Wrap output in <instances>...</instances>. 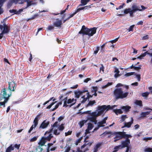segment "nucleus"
Segmentation results:
<instances>
[{
    "instance_id": "obj_1",
    "label": "nucleus",
    "mask_w": 152,
    "mask_h": 152,
    "mask_svg": "<svg viewBox=\"0 0 152 152\" xmlns=\"http://www.w3.org/2000/svg\"><path fill=\"white\" fill-rule=\"evenodd\" d=\"M97 28L93 27L90 28H88L85 27L84 25L82 26L80 31L79 32V34H82L83 36L87 35L88 37H90L93 36L96 33Z\"/></svg>"
},
{
    "instance_id": "obj_2",
    "label": "nucleus",
    "mask_w": 152,
    "mask_h": 152,
    "mask_svg": "<svg viewBox=\"0 0 152 152\" xmlns=\"http://www.w3.org/2000/svg\"><path fill=\"white\" fill-rule=\"evenodd\" d=\"M117 106L116 105H114L112 106L110 105H108L107 106L105 105H103L101 106H98V112H95L92 113L94 115H96L97 116H99L102 114L105 110H108L109 109H112Z\"/></svg>"
},
{
    "instance_id": "obj_3",
    "label": "nucleus",
    "mask_w": 152,
    "mask_h": 152,
    "mask_svg": "<svg viewBox=\"0 0 152 152\" xmlns=\"http://www.w3.org/2000/svg\"><path fill=\"white\" fill-rule=\"evenodd\" d=\"M114 94L116 99H123L126 97L128 94L127 92L124 93L121 88H117L115 89L114 91Z\"/></svg>"
},
{
    "instance_id": "obj_4",
    "label": "nucleus",
    "mask_w": 152,
    "mask_h": 152,
    "mask_svg": "<svg viewBox=\"0 0 152 152\" xmlns=\"http://www.w3.org/2000/svg\"><path fill=\"white\" fill-rule=\"evenodd\" d=\"M125 132H117L115 133V137L114 138V142H116L117 140L121 139L125 137H132V136L130 134H126Z\"/></svg>"
},
{
    "instance_id": "obj_5",
    "label": "nucleus",
    "mask_w": 152,
    "mask_h": 152,
    "mask_svg": "<svg viewBox=\"0 0 152 152\" xmlns=\"http://www.w3.org/2000/svg\"><path fill=\"white\" fill-rule=\"evenodd\" d=\"M137 4H133L132 6V9L130 8L126 9L124 10V12L125 14L129 13L131 17H132L134 13L138 11Z\"/></svg>"
},
{
    "instance_id": "obj_6",
    "label": "nucleus",
    "mask_w": 152,
    "mask_h": 152,
    "mask_svg": "<svg viewBox=\"0 0 152 152\" xmlns=\"http://www.w3.org/2000/svg\"><path fill=\"white\" fill-rule=\"evenodd\" d=\"M91 111H87L85 112L84 113L86 114H88L89 115L87 116V118L88 120H90L92 122L94 123L95 124H96L97 123V121L96 120V117L98 116L97 115H94L92 114V113H91Z\"/></svg>"
},
{
    "instance_id": "obj_7",
    "label": "nucleus",
    "mask_w": 152,
    "mask_h": 152,
    "mask_svg": "<svg viewBox=\"0 0 152 152\" xmlns=\"http://www.w3.org/2000/svg\"><path fill=\"white\" fill-rule=\"evenodd\" d=\"M40 114L37 115L34 118L33 121L34 124H33L30 127L29 130L28 131V132L30 133L32 130L34 128H35L37 126L38 124V121H39V118H40L39 116Z\"/></svg>"
},
{
    "instance_id": "obj_8",
    "label": "nucleus",
    "mask_w": 152,
    "mask_h": 152,
    "mask_svg": "<svg viewBox=\"0 0 152 152\" xmlns=\"http://www.w3.org/2000/svg\"><path fill=\"white\" fill-rule=\"evenodd\" d=\"M8 89L10 91H15V88H16L17 84L13 81L11 82H8Z\"/></svg>"
},
{
    "instance_id": "obj_9",
    "label": "nucleus",
    "mask_w": 152,
    "mask_h": 152,
    "mask_svg": "<svg viewBox=\"0 0 152 152\" xmlns=\"http://www.w3.org/2000/svg\"><path fill=\"white\" fill-rule=\"evenodd\" d=\"M52 130V129H51L49 132L47 131L45 133V136L43 138L45 140L50 141L51 139L53 137V136L52 134L50 133Z\"/></svg>"
},
{
    "instance_id": "obj_10",
    "label": "nucleus",
    "mask_w": 152,
    "mask_h": 152,
    "mask_svg": "<svg viewBox=\"0 0 152 152\" xmlns=\"http://www.w3.org/2000/svg\"><path fill=\"white\" fill-rule=\"evenodd\" d=\"M2 93V95L3 96V98L4 99L5 102H7L9 99V97L11 95V93L10 92V94H8L7 95L6 92V90L4 88L3 89Z\"/></svg>"
},
{
    "instance_id": "obj_11",
    "label": "nucleus",
    "mask_w": 152,
    "mask_h": 152,
    "mask_svg": "<svg viewBox=\"0 0 152 152\" xmlns=\"http://www.w3.org/2000/svg\"><path fill=\"white\" fill-rule=\"evenodd\" d=\"M131 137H125L126 138V139L124 140H123L121 142V144L122 148H124L125 147H129V145L130 143V140L129 139V138H131Z\"/></svg>"
},
{
    "instance_id": "obj_12",
    "label": "nucleus",
    "mask_w": 152,
    "mask_h": 152,
    "mask_svg": "<svg viewBox=\"0 0 152 152\" xmlns=\"http://www.w3.org/2000/svg\"><path fill=\"white\" fill-rule=\"evenodd\" d=\"M50 124L49 121H47L46 120H44L41 124L39 128L40 129H44L47 128Z\"/></svg>"
},
{
    "instance_id": "obj_13",
    "label": "nucleus",
    "mask_w": 152,
    "mask_h": 152,
    "mask_svg": "<svg viewBox=\"0 0 152 152\" xmlns=\"http://www.w3.org/2000/svg\"><path fill=\"white\" fill-rule=\"evenodd\" d=\"M24 2H26L27 3V7H28L32 5L35 4L36 2L34 1H30L29 0H22L21 2H19V4H23Z\"/></svg>"
},
{
    "instance_id": "obj_14",
    "label": "nucleus",
    "mask_w": 152,
    "mask_h": 152,
    "mask_svg": "<svg viewBox=\"0 0 152 152\" xmlns=\"http://www.w3.org/2000/svg\"><path fill=\"white\" fill-rule=\"evenodd\" d=\"M56 21L53 23L54 25L56 27L61 28L62 24V20H59L58 18L56 19Z\"/></svg>"
},
{
    "instance_id": "obj_15",
    "label": "nucleus",
    "mask_w": 152,
    "mask_h": 152,
    "mask_svg": "<svg viewBox=\"0 0 152 152\" xmlns=\"http://www.w3.org/2000/svg\"><path fill=\"white\" fill-rule=\"evenodd\" d=\"M102 144V142H100L96 144L94 146L93 152H97L100 147Z\"/></svg>"
},
{
    "instance_id": "obj_16",
    "label": "nucleus",
    "mask_w": 152,
    "mask_h": 152,
    "mask_svg": "<svg viewBox=\"0 0 152 152\" xmlns=\"http://www.w3.org/2000/svg\"><path fill=\"white\" fill-rule=\"evenodd\" d=\"M133 119L132 118H131V121L130 122H125L124 123V126L122 127V128H123L125 127H127V128H129L131 127V125L133 123Z\"/></svg>"
},
{
    "instance_id": "obj_17",
    "label": "nucleus",
    "mask_w": 152,
    "mask_h": 152,
    "mask_svg": "<svg viewBox=\"0 0 152 152\" xmlns=\"http://www.w3.org/2000/svg\"><path fill=\"white\" fill-rule=\"evenodd\" d=\"M3 25V30L1 33L3 34L7 33L9 32L8 27L4 23Z\"/></svg>"
},
{
    "instance_id": "obj_18",
    "label": "nucleus",
    "mask_w": 152,
    "mask_h": 152,
    "mask_svg": "<svg viewBox=\"0 0 152 152\" xmlns=\"http://www.w3.org/2000/svg\"><path fill=\"white\" fill-rule=\"evenodd\" d=\"M76 100L75 99H69L67 100V103L68 104L72 103L70 106V107H71L72 105H74L76 102Z\"/></svg>"
},
{
    "instance_id": "obj_19",
    "label": "nucleus",
    "mask_w": 152,
    "mask_h": 152,
    "mask_svg": "<svg viewBox=\"0 0 152 152\" xmlns=\"http://www.w3.org/2000/svg\"><path fill=\"white\" fill-rule=\"evenodd\" d=\"M94 126L91 123H89L88 125V128L86 130L85 134H88L89 133V131L91 130L93 128Z\"/></svg>"
},
{
    "instance_id": "obj_20",
    "label": "nucleus",
    "mask_w": 152,
    "mask_h": 152,
    "mask_svg": "<svg viewBox=\"0 0 152 152\" xmlns=\"http://www.w3.org/2000/svg\"><path fill=\"white\" fill-rule=\"evenodd\" d=\"M138 11H143L147 9V7H145L143 5H139L137 4Z\"/></svg>"
},
{
    "instance_id": "obj_21",
    "label": "nucleus",
    "mask_w": 152,
    "mask_h": 152,
    "mask_svg": "<svg viewBox=\"0 0 152 152\" xmlns=\"http://www.w3.org/2000/svg\"><path fill=\"white\" fill-rule=\"evenodd\" d=\"M88 7H89L90 8L91 7L90 6H86L84 7L77 8V10H75V11L76 12V13H77V12H79V11L81 10L87 9Z\"/></svg>"
},
{
    "instance_id": "obj_22",
    "label": "nucleus",
    "mask_w": 152,
    "mask_h": 152,
    "mask_svg": "<svg viewBox=\"0 0 152 152\" xmlns=\"http://www.w3.org/2000/svg\"><path fill=\"white\" fill-rule=\"evenodd\" d=\"M96 102L94 100L93 101H89L88 103L87 104L86 106V107H88L89 106H92L95 104H96Z\"/></svg>"
},
{
    "instance_id": "obj_23",
    "label": "nucleus",
    "mask_w": 152,
    "mask_h": 152,
    "mask_svg": "<svg viewBox=\"0 0 152 152\" xmlns=\"http://www.w3.org/2000/svg\"><path fill=\"white\" fill-rule=\"evenodd\" d=\"M14 150V148L13 144H11L7 148L6 152H11V151L13 150Z\"/></svg>"
},
{
    "instance_id": "obj_24",
    "label": "nucleus",
    "mask_w": 152,
    "mask_h": 152,
    "mask_svg": "<svg viewBox=\"0 0 152 152\" xmlns=\"http://www.w3.org/2000/svg\"><path fill=\"white\" fill-rule=\"evenodd\" d=\"M150 111H147L146 112H142L141 113V117L142 118H144L146 115H148L150 113Z\"/></svg>"
},
{
    "instance_id": "obj_25",
    "label": "nucleus",
    "mask_w": 152,
    "mask_h": 152,
    "mask_svg": "<svg viewBox=\"0 0 152 152\" xmlns=\"http://www.w3.org/2000/svg\"><path fill=\"white\" fill-rule=\"evenodd\" d=\"M121 108L126 112H128L129 109L131 108V107L128 106H123L121 107Z\"/></svg>"
},
{
    "instance_id": "obj_26",
    "label": "nucleus",
    "mask_w": 152,
    "mask_h": 152,
    "mask_svg": "<svg viewBox=\"0 0 152 152\" xmlns=\"http://www.w3.org/2000/svg\"><path fill=\"white\" fill-rule=\"evenodd\" d=\"M114 72L115 73L114 75V77L115 78H117L118 77L120 76L119 74L120 71L118 69H115L114 71Z\"/></svg>"
},
{
    "instance_id": "obj_27",
    "label": "nucleus",
    "mask_w": 152,
    "mask_h": 152,
    "mask_svg": "<svg viewBox=\"0 0 152 152\" xmlns=\"http://www.w3.org/2000/svg\"><path fill=\"white\" fill-rule=\"evenodd\" d=\"M88 99L87 97H85V95H83L80 99V101L82 103H84L87 101Z\"/></svg>"
},
{
    "instance_id": "obj_28",
    "label": "nucleus",
    "mask_w": 152,
    "mask_h": 152,
    "mask_svg": "<svg viewBox=\"0 0 152 152\" xmlns=\"http://www.w3.org/2000/svg\"><path fill=\"white\" fill-rule=\"evenodd\" d=\"M75 97L77 98H79L80 96L82 94L80 91H76L75 92Z\"/></svg>"
},
{
    "instance_id": "obj_29",
    "label": "nucleus",
    "mask_w": 152,
    "mask_h": 152,
    "mask_svg": "<svg viewBox=\"0 0 152 152\" xmlns=\"http://www.w3.org/2000/svg\"><path fill=\"white\" fill-rule=\"evenodd\" d=\"M122 148V146L121 145H118V146H115L114 149V150L112 152H117L120 149Z\"/></svg>"
},
{
    "instance_id": "obj_30",
    "label": "nucleus",
    "mask_w": 152,
    "mask_h": 152,
    "mask_svg": "<svg viewBox=\"0 0 152 152\" xmlns=\"http://www.w3.org/2000/svg\"><path fill=\"white\" fill-rule=\"evenodd\" d=\"M93 142H88L87 144H86V143H85L83 145H82L81 147V150H83V149L84 148L86 147L87 145H88L90 147L91 145Z\"/></svg>"
},
{
    "instance_id": "obj_31",
    "label": "nucleus",
    "mask_w": 152,
    "mask_h": 152,
    "mask_svg": "<svg viewBox=\"0 0 152 152\" xmlns=\"http://www.w3.org/2000/svg\"><path fill=\"white\" fill-rule=\"evenodd\" d=\"M113 111L117 115L118 114H121L122 113H123V112L121 110V109H114L113 110Z\"/></svg>"
},
{
    "instance_id": "obj_32",
    "label": "nucleus",
    "mask_w": 152,
    "mask_h": 152,
    "mask_svg": "<svg viewBox=\"0 0 152 152\" xmlns=\"http://www.w3.org/2000/svg\"><path fill=\"white\" fill-rule=\"evenodd\" d=\"M45 143V140L43 138L42 139L39 141L38 144L39 146H43Z\"/></svg>"
},
{
    "instance_id": "obj_33",
    "label": "nucleus",
    "mask_w": 152,
    "mask_h": 152,
    "mask_svg": "<svg viewBox=\"0 0 152 152\" xmlns=\"http://www.w3.org/2000/svg\"><path fill=\"white\" fill-rule=\"evenodd\" d=\"M61 131L58 129H54L53 131V133L56 135H58L60 134Z\"/></svg>"
},
{
    "instance_id": "obj_34",
    "label": "nucleus",
    "mask_w": 152,
    "mask_h": 152,
    "mask_svg": "<svg viewBox=\"0 0 152 152\" xmlns=\"http://www.w3.org/2000/svg\"><path fill=\"white\" fill-rule=\"evenodd\" d=\"M106 44H107V46L108 48H110L111 47H112L113 48L115 46V45L112 43L111 41L108 43H106Z\"/></svg>"
},
{
    "instance_id": "obj_35",
    "label": "nucleus",
    "mask_w": 152,
    "mask_h": 152,
    "mask_svg": "<svg viewBox=\"0 0 152 152\" xmlns=\"http://www.w3.org/2000/svg\"><path fill=\"white\" fill-rule=\"evenodd\" d=\"M144 151L145 152H152V148L145 147Z\"/></svg>"
},
{
    "instance_id": "obj_36",
    "label": "nucleus",
    "mask_w": 152,
    "mask_h": 152,
    "mask_svg": "<svg viewBox=\"0 0 152 152\" xmlns=\"http://www.w3.org/2000/svg\"><path fill=\"white\" fill-rule=\"evenodd\" d=\"M64 124H61L60 125H59L58 128V129H59L61 131H62L64 129Z\"/></svg>"
},
{
    "instance_id": "obj_37",
    "label": "nucleus",
    "mask_w": 152,
    "mask_h": 152,
    "mask_svg": "<svg viewBox=\"0 0 152 152\" xmlns=\"http://www.w3.org/2000/svg\"><path fill=\"white\" fill-rule=\"evenodd\" d=\"M63 95H61L59 97V99L60 101V102H58L57 104L58 105V106L60 105H61L62 104V101H63Z\"/></svg>"
},
{
    "instance_id": "obj_38",
    "label": "nucleus",
    "mask_w": 152,
    "mask_h": 152,
    "mask_svg": "<svg viewBox=\"0 0 152 152\" xmlns=\"http://www.w3.org/2000/svg\"><path fill=\"white\" fill-rule=\"evenodd\" d=\"M135 104L140 106H142V102L141 100H136L135 102Z\"/></svg>"
},
{
    "instance_id": "obj_39",
    "label": "nucleus",
    "mask_w": 152,
    "mask_h": 152,
    "mask_svg": "<svg viewBox=\"0 0 152 152\" xmlns=\"http://www.w3.org/2000/svg\"><path fill=\"white\" fill-rule=\"evenodd\" d=\"M97 90V87H93L91 92V94H93L95 92H96Z\"/></svg>"
},
{
    "instance_id": "obj_40",
    "label": "nucleus",
    "mask_w": 152,
    "mask_h": 152,
    "mask_svg": "<svg viewBox=\"0 0 152 152\" xmlns=\"http://www.w3.org/2000/svg\"><path fill=\"white\" fill-rule=\"evenodd\" d=\"M60 124V123L58 122V121L55 122L53 125V128L52 129H53L55 127H57Z\"/></svg>"
},
{
    "instance_id": "obj_41",
    "label": "nucleus",
    "mask_w": 152,
    "mask_h": 152,
    "mask_svg": "<svg viewBox=\"0 0 152 152\" xmlns=\"http://www.w3.org/2000/svg\"><path fill=\"white\" fill-rule=\"evenodd\" d=\"M106 123V121H105L104 120V119L101 121L98 122L97 124H99V125H100L103 126V127L104 126V125H103V124H105Z\"/></svg>"
},
{
    "instance_id": "obj_42",
    "label": "nucleus",
    "mask_w": 152,
    "mask_h": 152,
    "mask_svg": "<svg viewBox=\"0 0 152 152\" xmlns=\"http://www.w3.org/2000/svg\"><path fill=\"white\" fill-rule=\"evenodd\" d=\"M112 84V82H108L106 85H105L103 86L102 87V88H105L109 86H110Z\"/></svg>"
},
{
    "instance_id": "obj_43",
    "label": "nucleus",
    "mask_w": 152,
    "mask_h": 152,
    "mask_svg": "<svg viewBox=\"0 0 152 152\" xmlns=\"http://www.w3.org/2000/svg\"><path fill=\"white\" fill-rule=\"evenodd\" d=\"M134 72H128V73H126L125 75V76L127 77L131 75H134Z\"/></svg>"
},
{
    "instance_id": "obj_44",
    "label": "nucleus",
    "mask_w": 152,
    "mask_h": 152,
    "mask_svg": "<svg viewBox=\"0 0 152 152\" xmlns=\"http://www.w3.org/2000/svg\"><path fill=\"white\" fill-rule=\"evenodd\" d=\"M86 122V121H83L80 122V127L81 128L83 126L84 124Z\"/></svg>"
},
{
    "instance_id": "obj_45",
    "label": "nucleus",
    "mask_w": 152,
    "mask_h": 152,
    "mask_svg": "<svg viewBox=\"0 0 152 152\" xmlns=\"http://www.w3.org/2000/svg\"><path fill=\"white\" fill-rule=\"evenodd\" d=\"M83 138V137H81L80 138L78 139L75 142V144L76 145H77L78 143L80 142V141L82 140Z\"/></svg>"
},
{
    "instance_id": "obj_46",
    "label": "nucleus",
    "mask_w": 152,
    "mask_h": 152,
    "mask_svg": "<svg viewBox=\"0 0 152 152\" xmlns=\"http://www.w3.org/2000/svg\"><path fill=\"white\" fill-rule=\"evenodd\" d=\"M86 94L87 96L86 97L88 99H89L91 98H92L93 96V95H92V94H91L92 95H91L90 94V93L89 92H87Z\"/></svg>"
},
{
    "instance_id": "obj_47",
    "label": "nucleus",
    "mask_w": 152,
    "mask_h": 152,
    "mask_svg": "<svg viewBox=\"0 0 152 152\" xmlns=\"http://www.w3.org/2000/svg\"><path fill=\"white\" fill-rule=\"evenodd\" d=\"M134 25H132L130 26L129 28L128 29V31L129 32L133 31V29L134 28Z\"/></svg>"
},
{
    "instance_id": "obj_48",
    "label": "nucleus",
    "mask_w": 152,
    "mask_h": 152,
    "mask_svg": "<svg viewBox=\"0 0 152 152\" xmlns=\"http://www.w3.org/2000/svg\"><path fill=\"white\" fill-rule=\"evenodd\" d=\"M101 127H103V126L100 125L98 124V126L96 127L94 129V130L92 132H94V131L97 130L99 128Z\"/></svg>"
},
{
    "instance_id": "obj_49",
    "label": "nucleus",
    "mask_w": 152,
    "mask_h": 152,
    "mask_svg": "<svg viewBox=\"0 0 152 152\" xmlns=\"http://www.w3.org/2000/svg\"><path fill=\"white\" fill-rule=\"evenodd\" d=\"M38 137V136L34 137H33L31 139L30 141L31 142L37 140Z\"/></svg>"
},
{
    "instance_id": "obj_50",
    "label": "nucleus",
    "mask_w": 152,
    "mask_h": 152,
    "mask_svg": "<svg viewBox=\"0 0 152 152\" xmlns=\"http://www.w3.org/2000/svg\"><path fill=\"white\" fill-rule=\"evenodd\" d=\"M80 3L83 4L84 6L86 5L87 4L86 0H81Z\"/></svg>"
},
{
    "instance_id": "obj_51",
    "label": "nucleus",
    "mask_w": 152,
    "mask_h": 152,
    "mask_svg": "<svg viewBox=\"0 0 152 152\" xmlns=\"http://www.w3.org/2000/svg\"><path fill=\"white\" fill-rule=\"evenodd\" d=\"M13 146L14 148L15 147V148L18 149L20 146V144L18 145L17 144H16L15 145H13Z\"/></svg>"
},
{
    "instance_id": "obj_52",
    "label": "nucleus",
    "mask_w": 152,
    "mask_h": 152,
    "mask_svg": "<svg viewBox=\"0 0 152 152\" xmlns=\"http://www.w3.org/2000/svg\"><path fill=\"white\" fill-rule=\"evenodd\" d=\"M149 93L148 92L144 93L142 94V96L143 97H147L149 95Z\"/></svg>"
},
{
    "instance_id": "obj_53",
    "label": "nucleus",
    "mask_w": 152,
    "mask_h": 152,
    "mask_svg": "<svg viewBox=\"0 0 152 152\" xmlns=\"http://www.w3.org/2000/svg\"><path fill=\"white\" fill-rule=\"evenodd\" d=\"M13 1H12H12H10L8 3V4H7V6L9 7H10L12 5V3H13Z\"/></svg>"
},
{
    "instance_id": "obj_54",
    "label": "nucleus",
    "mask_w": 152,
    "mask_h": 152,
    "mask_svg": "<svg viewBox=\"0 0 152 152\" xmlns=\"http://www.w3.org/2000/svg\"><path fill=\"white\" fill-rule=\"evenodd\" d=\"M56 102H52L51 104L48 105V106H47L46 107V108L47 109H50L51 107L54 104L56 103Z\"/></svg>"
},
{
    "instance_id": "obj_55",
    "label": "nucleus",
    "mask_w": 152,
    "mask_h": 152,
    "mask_svg": "<svg viewBox=\"0 0 152 152\" xmlns=\"http://www.w3.org/2000/svg\"><path fill=\"white\" fill-rule=\"evenodd\" d=\"M53 143H48V148L47 149V152H49V148L50 147L53 145Z\"/></svg>"
},
{
    "instance_id": "obj_56",
    "label": "nucleus",
    "mask_w": 152,
    "mask_h": 152,
    "mask_svg": "<svg viewBox=\"0 0 152 152\" xmlns=\"http://www.w3.org/2000/svg\"><path fill=\"white\" fill-rule=\"evenodd\" d=\"M13 3L15 4H17L18 2L19 4V2H21L22 0H12Z\"/></svg>"
},
{
    "instance_id": "obj_57",
    "label": "nucleus",
    "mask_w": 152,
    "mask_h": 152,
    "mask_svg": "<svg viewBox=\"0 0 152 152\" xmlns=\"http://www.w3.org/2000/svg\"><path fill=\"white\" fill-rule=\"evenodd\" d=\"M64 118V116H61L59 117L58 119V121H59V122H60Z\"/></svg>"
},
{
    "instance_id": "obj_58",
    "label": "nucleus",
    "mask_w": 152,
    "mask_h": 152,
    "mask_svg": "<svg viewBox=\"0 0 152 152\" xmlns=\"http://www.w3.org/2000/svg\"><path fill=\"white\" fill-rule=\"evenodd\" d=\"M127 117H126V115H123L122 116H121V119H122V121H121V122H123L124 121L125 119Z\"/></svg>"
},
{
    "instance_id": "obj_59",
    "label": "nucleus",
    "mask_w": 152,
    "mask_h": 152,
    "mask_svg": "<svg viewBox=\"0 0 152 152\" xmlns=\"http://www.w3.org/2000/svg\"><path fill=\"white\" fill-rule=\"evenodd\" d=\"M38 16L37 15H35L33 16L31 18H29L28 20V21L30 20H33L36 17Z\"/></svg>"
},
{
    "instance_id": "obj_60",
    "label": "nucleus",
    "mask_w": 152,
    "mask_h": 152,
    "mask_svg": "<svg viewBox=\"0 0 152 152\" xmlns=\"http://www.w3.org/2000/svg\"><path fill=\"white\" fill-rule=\"evenodd\" d=\"M54 28V26H49L47 28V29L48 30H51Z\"/></svg>"
},
{
    "instance_id": "obj_61",
    "label": "nucleus",
    "mask_w": 152,
    "mask_h": 152,
    "mask_svg": "<svg viewBox=\"0 0 152 152\" xmlns=\"http://www.w3.org/2000/svg\"><path fill=\"white\" fill-rule=\"evenodd\" d=\"M99 50V47H97L96 48V50L94 51V54H96L98 53V52Z\"/></svg>"
},
{
    "instance_id": "obj_62",
    "label": "nucleus",
    "mask_w": 152,
    "mask_h": 152,
    "mask_svg": "<svg viewBox=\"0 0 152 152\" xmlns=\"http://www.w3.org/2000/svg\"><path fill=\"white\" fill-rule=\"evenodd\" d=\"M101 65L102 66V67H100V71H102L103 72L104 71V66H103V65L102 64H101Z\"/></svg>"
},
{
    "instance_id": "obj_63",
    "label": "nucleus",
    "mask_w": 152,
    "mask_h": 152,
    "mask_svg": "<svg viewBox=\"0 0 152 152\" xmlns=\"http://www.w3.org/2000/svg\"><path fill=\"white\" fill-rule=\"evenodd\" d=\"M7 102H5L4 101V100L3 102H0V106L3 105L4 106V107H5V104Z\"/></svg>"
},
{
    "instance_id": "obj_64",
    "label": "nucleus",
    "mask_w": 152,
    "mask_h": 152,
    "mask_svg": "<svg viewBox=\"0 0 152 152\" xmlns=\"http://www.w3.org/2000/svg\"><path fill=\"white\" fill-rule=\"evenodd\" d=\"M70 149V147H67L66 148L64 152H69Z\"/></svg>"
}]
</instances>
